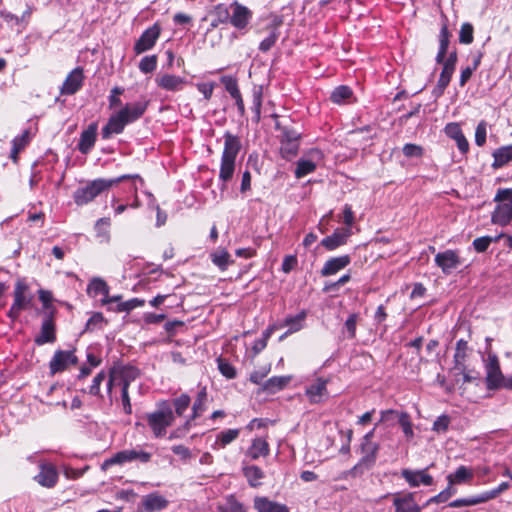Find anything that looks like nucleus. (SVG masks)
Masks as SVG:
<instances>
[{
  "label": "nucleus",
  "instance_id": "51",
  "mask_svg": "<svg viewBox=\"0 0 512 512\" xmlns=\"http://www.w3.org/2000/svg\"><path fill=\"white\" fill-rule=\"evenodd\" d=\"M191 402L190 396L188 394H181L179 397L173 400V405L175 408V413L178 416L183 415L186 409L189 407Z\"/></svg>",
  "mask_w": 512,
  "mask_h": 512
},
{
  "label": "nucleus",
  "instance_id": "20",
  "mask_svg": "<svg viewBox=\"0 0 512 512\" xmlns=\"http://www.w3.org/2000/svg\"><path fill=\"white\" fill-rule=\"evenodd\" d=\"M155 82L159 88L171 92L181 91L187 83L185 78L173 74L157 76Z\"/></svg>",
  "mask_w": 512,
  "mask_h": 512
},
{
  "label": "nucleus",
  "instance_id": "2",
  "mask_svg": "<svg viewBox=\"0 0 512 512\" xmlns=\"http://www.w3.org/2000/svg\"><path fill=\"white\" fill-rule=\"evenodd\" d=\"M174 419V413L167 401L160 402L156 411L146 414L147 424L156 438L166 434L167 427L173 424Z\"/></svg>",
  "mask_w": 512,
  "mask_h": 512
},
{
  "label": "nucleus",
  "instance_id": "63",
  "mask_svg": "<svg viewBox=\"0 0 512 512\" xmlns=\"http://www.w3.org/2000/svg\"><path fill=\"white\" fill-rule=\"evenodd\" d=\"M278 36V32L274 29L265 39L260 42L259 50L262 52H268L275 45Z\"/></svg>",
  "mask_w": 512,
  "mask_h": 512
},
{
  "label": "nucleus",
  "instance_id": "6",
  "mask_svg": "<svg viewBox=\"0 0 512 512\" xmlns=\"http://www.w3.org/2000/svg\"><path fill=\"white\" fill-rule=\"evenodd\" d=\"M486 370V386L488 389H499L502 386L504 376L500 369L498 356L494 353H489L485 363Z\"/></svg>",
  "mask_w": 512,
  "mask_h": 512
},
{
  "label": "nucleus",
  "instance_id": "54",
  "mask_svg": "<svg viewBox=\"0 0 512 512\" xmlns=\"http://www.w3.org/2000/svg\"><path fill=\"white\" fill-rule=\"evenodd\" d=\"M306 318V312L301 311L296 316H289L285 319V324L290 326L289 333L296 332L301 329V322Z\"/></svg>",
  "mask_w": 512,
  "mask_h": 512
},
{
  "label": "nucleus",
  "instance_id": "21",
  "mask_svg": "<svg viewBox=\"0 0 512 512\" xmlns=\"http://www.w3.org/2000/svg\"><path fill=\"white\" fill-rule=\"evenodd\" d=\"M148 103V101H139L132 104H126L118 111V113L123 115L127 124H130L137 121L144 115L147 110Z\"/></svg>",
  "mask_w": 512,
  "mask_h": 512
},
{
  "label": "nucleus",
  "instance_id": "32",
  "mask_svg": "<svg viewBox=\"0 0 512 512\" xmlns=\"http://www.w3.org/2000/svg\"><path fill=\"white\" fill-rule=\"evenodd\" d=\"M348 233L336 230L332 235L325 237L321 241V245L329 250H335L336 248L344 245L347 241Z\"/></svg>",
  "mask_w": 512,
  "mask_h": 512
},
{
  "label": "nucleus",
  "instance_id": "44",
  "mask_svg": "<svg viewBox=\"0 0 512 512\" xmlns=\"http://www.w3.org/2000/svg\"><path fill=\"white\" fill-rule=\"evenodd\" d=\"M503 236H504V234L501 233L496 237L483 236V237L476 238V239H474V241L472 243L473 248L475 249L476 252L483 253V252L487 251V249L489 248V246L492 242H497Z\"/></svg>",
  "mask_w": 512,
  "mask_h": 512
},
{
  "label": "nucleus",
  "instance_id": "59",
  "mask_svg": "<svg viewBox=\"0 0 512 512\" xmlns=\"http://www.w3.org/2000/svg\"><path fill=\"white\" fill-rule=\"evenodd\" d=\"M450 422V417L442 414L434 421L432 430L437 433H445L449 428Z\"/></svg>",
  "mask_w": 512,
  "mask_h": 512
},
{
  "label": "nucleus",
  "instance_id": "58",
  "mask_svg": "<svg viewBox=\"0 0 512 512\" xmlns=\"http://www.w3.org/2000/svg\"><path fill=\"white\" fill-rule=\"evenodd\" d=\"M215 15L217 16V20L220 23H230L231 19V9L230 6L227 7L225 4H217L214 8Z\"/></svg>",
  "mask_w": 512,
  "mask_h": 512
},
{
  "label": "nucleus",
  "instance_id": "16",
  "mask_svg": "<svg viewBox=\"0 0 512 512\" xmlns=\"http://www.w3.org/2000/svg\"><path fill=\"white\" fill-rule=\"evenodd\" d=\"M401 476L411 487H418L420 484L431 486L434 483V479L431 475L426 473V469L423 470H410L403 469Z\"/></svg>",
  "mask_w": 512,
  "mask_h": 512
},
{
  "label": "nucleus",
  "instance_id": "7",
  "mask_svg": "<svg viewBox=\"0 0 512 512\" xmlns=\"http://www.w3.org/2000/svg\"><path fill=\"white\" fill-rule=\"evenodd\" d=\"M328 382V379L318 377L306 386L305 395L311 404H320L329 398Z\"/></svg>",
  "mask_w": 512,
  "mask_h": 512
},
{
  "label": "nucleus",
  "instance_id": "27",
  "mask_svg": "<svg viewBox=\"0 0 512 512\" xmlns=\"http://www.w3.org/2000/svg\"><path fill=\"white\" fill-rule=\"evenodd\" d=\"M269 452L270 448L268 442L263 438H256L252 441L246 455L250 457L251 460H257L259 457L268 456Z\"/></svg>",
  "mask_w": 512,
  "mask_h": 512
},
{
  "label": "nucleus",
  "instance_id": "40",
  "mask_svg": "<svg viewBox=\"0 0 512 512\" xmlns=\"http://www.w3.org/2000/svg\"><path fill=\"white\" fill-rule=\"evenodd\" d=\"M315 169H316V164L312 160L299 159L297 161L294 174L297 179H300V178H303L306 175L314 172Z\"/></svg>",
  "mask_w": 512,
  "mask_h": 512
},
{
  "label": "nucleus",
  "instance_id": "50",
  "mask_svg": "<svg viewBox=\"0 0 512 512\" xmlns=\"http://www.w3.org/2000/svg\"><path fill=\"white\" fill-rule=\"evenodd\" d=\"M219 512H246V509L242 503L230 496L225 506H219Z\"/></svg>",
  "mask_w": 512,
  "mask_h": 512
},
{
  "label": "nucleus",
  "instance_id": "24",
  "mask_svg": "<svg viewBox=\"0 0 512 512\" xmlns=\"http://www.w3.org/2000/svg\"><path fill=\"white\" fill-rule=\"evenodd\" d=\"M29 287L25 280L19 279L17 280L14 288V301L13 304L15 306L21 308L22 310L27 309L32 301V296H27L26 293L28 292Z\"/></svg>",
  "mask_w": 512,
  "mask_h": 512
},
{
  "label": "nucleus",
  "instance_id": "42",
  "mask_svg": "<svg viewBox=\"0 0 512 512\" xmlns=\"http://www.w3.org/2000/svg\"><path fill=\"white\" fill-rule=\"evenodd\" d=\"M207 400V392L206 388H202L198 394L197 398L192 406V419L198 418L206 409L205 403Z\"/></svg>",
  "mask_w": 512,
  "mask_h": 512
},
{
  "label": "nucleus",
  "instance_id": "26",
  "mask_svg": "<svg viewBox=\"0 0 512 512\" xmlns=\"http://www.w3.org/2000/svg\"><path fill=\"white\" fill-rule=\"evenodd\" d=\"M450 37L451 33L448 30L447 20L445 19L439 33V50L435 58L437 63L444 62L450 43Z\"/></svg>",
  "mask_w": 512,
  "mask_h": 512
},
{
  "label": "nucleus",
  "instance_id": "56",
  "mask_svg": "<svg viewBox=\"0 0 512 512\" xmlns=\"http://www.w3.org/2000/svg\"><path fill=\"white\" fill-rule=\"evenodd\" d=\"M217 362L218 369L223 376L227 379H234L236 377V370L228 361L220 357L217 359Z\"/></svg>",
  "mask_w": 512,
  "mask_h": 512
},
{
  "label": "nucleus",
  "instance_id": "57",
  "mask_svg": "<svg viewBox=\"0 0 512 512\" xmlns=\"http://www.w3.org/2000/svg\"><path fill=\"white\" fill-rule=\"evenodd\" d=\"M402 151L407 158H420L424 154L423 147L413 143L405 144Z\"/></svg>",
  "mask_w": 512,
  "mask_h": 512
},
{
  "label": "nucleus",
  "instance_id": "38",
  "mask_svg": "<svg viewBox=\"0 0 512 512\" xmlns=\"http://www.w3.org/2000/svg\"><path fill=\"white\" fill-rule=\"evenodd\" d=\"M211 259L213 264H215L222 271L226 270L227 267L234 262L231 259L228 251L225 249L217 250L211 254Z\"/></svg>",
  "mask_w": 512,
  "mask_h": 512
},
{
  "label": "nucleus",
  "instance_id": "10",
  "mask_svg": "<svg viewBox=\"0 0 512 512\" xmlns=\"http://www.w3.org/2000/svg\"><path fill=\"white\" fill-rule=\"evenodd\" d=\"M230 9V24L238 30L245 29L253 17V12L238 1H233Z\"/></svg>",
  "mask_w": 512,
  "mask_h": 512
},
{
  "label": "nucleus",
  "instance_id": "4",
  "mask_svg": "<svg viewBox=\"0 0 512 512\" xmlns=\"http://www.w3.org/2000/svg\"><path fill=\"white\" fill-rule=\"evenodd\" d=\"M109 189L106 179L98 178L89 181L85 186L77 188L73 193V199L76 205L83 206L92 202L102 192Z\"/></svg>",
  "mask_w": 512,
  "mask_h": 512
},
{
  "label": "nucleus",
  "instance_id": "29",
  "mask_svg": "<svg viewBox=\"0 0 512 512\" xmlns=\"http://www.w3.org/2000/svg\"><path fill=\"white\" fill-rule=\"evenodd\" d=\"M242 472L247 479L248 484L253 488L259 487L261 485V480L265 476L263 470L256 465H244Z\"/></svg>",
  "mask_w": 512,
  "mask_h": 512
},
{
  "label": "nucleus",
  "instance_id": "43",
  "mask_svg": "<svg viewBox=\"0 0 512 512\" xmlns=\"http://www.w3.org/2000/svg\"><path fill=\"white\" fill-rule=\"evenodd\" d=\"M353 92L349 86L341 85L336 87L330 96L333 103L341 104L352 96Z\"/></svg>",
  "mask_w": 512,
  "mask_h": 512
},
{
  "label": "nucleus",
  "instance_id": "15",
  "mask_svg": "<svg viewBox=\"0 0 512 512\" xmlns=\"http://www.w3.org/2000/svg\"><path fill=\"white\" fill-rule=\"evenodd\" d=\"M221 83L224 85L225 90L235 100L240 116L245 115V105L238 87L237 79L233 76L225 75L221 77Z\"/></svg>",
  "mask_w": 512,
  "mask_h": 512
},
{
  "label": "nucleus",
  "instance_id": "36",
  "mask_svg": "<svg viewBox=\"0 0 512 512\" xmlns=\"http://www.w3.org/2000/svg\"><path fill=\"white\" fill-rule=\"evenodd\" d=\"M108 321L105 319L101 312H94L87 320L84 330L81 334L92 333L97 330H102Z\"/></svg>",
  "mask_w": 512,
  "mask_h": 512
},
{
  "label": "nucleus",
  "instance_id": "53",
  "mask_svg": "<svg viewBox=\"0 0 512 512\" xmlns=\"http://www.w3.org/2000/svg\"><path fill=\"white\" fill-rule=\"evenodd\" d=\"M455 490H453L451 488V485H449L446 489H444L443 491H441L439 494L431 497L430 499H428L425 503H424V507H427L433 503H443V502H446L453 494H454Z\"/></svg>",
  "mask_w": 512,
  "mask_h": 512
},
{
  "label": "nucleus",
  "instance_id": "22",
  "mask_svg": "<svg viewBox=\"0 0 512 512\" xmlns=\"http://www.w3.org/2000/svg\"><path fill=\"white\" fill-rule=\"evenodd\" d=\"M351 263L349 255H342L328 259L322 267L320 274L323 277L331 276L344 269Z\"/></svg>",
  "mask_w": 512,
  "mask_h": 512
},
{
  "label": "nucleus",
  "instance_id": "17",
  "mask_svg": "<svg viewBox=\"0 0 512 512\" xmlns=\"http://www.w3.org/2000/svg\"><path fill=\"white\" fill-rule=\"evenodd\" d=\"M126 125L128 124L123 118V115L116 112L109 117L107 124L102 128L101 137L108 140L114 134H121Z\"/></svg>",
  "mask_w": 512,
  "mask_h": 512
},
{
  "label": "nucleus",
  "instance_id": "19",
  "mask_svg": "<svg viewBox=\"0 0 512 512\" xmlns=\"http://www.w3.org/2000/svg\"><path fill=\"white\" fill-rule=\"evenodd\" d=\"M58 472L51 464H40V471L34 480L41 486L53 488L58 482Z\"/></svg>",
  "mask_w": 512,
  "mask_h": 512
},
{
  "label": "nucleus",
  "instance_id": "31",
  "mask_svg": "<svg viewBox=\"0 0 512 512\" xmlns=\"http://www.w3.org/2000/svg\"><path fill=\"white\" fill-rule=\"evenodd\" d=\"M379 449H380V446L376 442L361 441V443H360V452L362 454L361 459L368 462L369 464L375 465Z\"/></svg>",
  "mask_w": 512,
  "mask_h": 512
},
{
  "label": "nucleus",
  "instance_id": "48",
  "mask_svg": "<svg viewBox=\"0 0 512 512\" xmlns=\"http://www.w3.org/2000/svg\"><path fill=\"white\" fill-rule=\"evenodd\" d=\"M105 371H100L92 381V384L89 387V394L93 396H97L100 399H103V394L101 393L100 386L102 382L106 379Z\"/></svg>",
  "mask_w": 512,
  "mask_h": 512
},
{
  "label": "nucleus",
  "instance_id": "8",
  "mask_svg": "<svg viewBox=\"0 0 512 512\" xmlns=\"http://www.w3.org/2000/svg\"><path fill=\"white\" fill-rule=\"evenodd\" d=\"M416 492H397L393 494L395 512H421L424 504L420 506L415 501Z\"/></svg>",
  "mask_w": 512,
  "mask_h": 512
},
{
  "label": "nucleus",
  "instance_id": "11",
  "mask_svg": "<svg viewBox=\"0 0 512 512\" xmlns=\"http://www.w3.org/2000/svg\"><path fill=\"white\" fill-rule=\"evenodd\" d=\"M434 261L446 275L451 274L452 271L457 269L462 263L458 252L451 249L437 253Z\"/></svg>",
  "mask_w": 512,
  "mask_h": 512
},
{
  "label": "nucleus",
  "instance_id": "62",
  "mask_svg": "<svg viewBox=\"0 0 512 512\" xmlns=\"http://www.w3.org/2000/svg\"><path fill=\"white\" fill-rule=\"evenodd\" d=\"M358 314L352 313L349 315L344 324V329L348 333V338L353 339L356 335V326L358 321Z\"/></svg>",
  "mask_w": 512,
  "mask_h": 512
},
{
  "label": "nucleus",
  "instance_id": "25",
  "mask_svg": "<svg viewBox=\"0 0 512 512\" xmlns=\"http://www.w3.org/2000/svg\"><path fill=\"white\" fill-rule=\"evenodd\" d=\"M254 509L257 512H290L285 504L269 500L267 497L254 498Z\"/></svg>",
  "mask_w": 512,
  "mask_h": 512
},
{
  "label": "nucleus",
  "instance_id": "28",
  "mask_svg": "<svg viewBox=\"0 0 512 512\" xmlns=\"http://www.w3.org/2000/svg\"><path fill=\"white\" fill-rule=\"evenodd\" d=\"M454 71L455 69H453L452 67H448L447 65L443 64V68L440 73L437 85L432 90V94L435 98H439L444 94L445 89L447 88L451 81Z\"/></svg>",
  "mask_w": 512,
  "mask_h": 512
},
{
  "label": "nucleus",
  "instance_id": "12",
  "mask_svg": "<svg viewBox=\"0 0 512 512\" xmlns=\"http://www.w3.org/2000/svg\"><path fill=\"white\" fill-rule=\"evenodd\" d=\"M84 71L82 67L74 68L65 78L60 87L61 95H74L84 84Z\"/></svg>",
  "mask_w": 512,
  "mask_h": 512
},
{
  "label": "nucleus",
  "instance_id": "49",
  "mask_svg": "<svg viewBox=\"0 0 512 512\" xmlns=\"http://www.w3.org/2000/svg\"><path fill=\"white\" fill-rule=\"evenodd\" d=\"M261 107H262V91L261 90L254 91L251 109L254 113L252 120L255 123H259L261 120Z\"/></svg>",
  "mask_w": 512,
  "mask_h": 512
},
{
  "label": "nucleus",
  "instance_id": "60",
  "mask_svg": "<svg viewBox=\"0 0 512 512\" xmlns=\"http://www.w3.org/2000/svg\"><path fill=\"white\" fill-rule=\"evenodd\" d=\"M398 423L402 427L403 433L411 438L413 437V429H412V423L410 421V416L406 412H400Z\"/></svg>",
  "mask_w": 512,
  "mask_h": 512
},
{
  "label": "nucleus",
  "instance_id": "18",
  "mask_svg": "<svg viewBox=\"0 0 512 512\" xmlns=\"http://www.w3.org/2000/svg\"><path fill=\"white\" fill-rule=\"evenodd\" d=\"M98 125L96 122L89 124L87 129L83 130L80 134V139L77 144V149L82 154H88L95 145L97 139Z\"/></svg>",
  "mask_w": 512,
  "mask_h": 512
},
{
  "label": "nucleus",
  "instance_id": "41",
  "mask_svg": "<svg viewBox=\"0 0 512 512\" xmlns=\"http://www.w3.org/2000/svg\"><path fill=\"white\" fill-rule=\"evenodd\" d=\"M29 131L25 130L20 136H17L13 139L12 150H11V158L16 161L18 153L25 148V146L29 143Z\"/></svg>",
  "mask_w": 512,
  "mask_h": 512
},
{
  "label": "nucleus",
  "instance_id": "23",
  "mask_svg": "<svg viewBox=\"0 0 512 512\" xmlns=\"http://www.w3.org/2000/svg\"><path fill=\"white\" fill-rule=\"evenodd\" d=\"M291 381V376H273L264 381L258 390V394L263 392L266 394H275L283 390Z\"/></svg>",
  "mask_w": 512,
  "mask_h": 512
},
{
  "label": "nucleus",
  "instance_id": "34",
  "mask_svg": "<svg viewBox=\"0 0 512 512\" xmlns=\"http://www.w3.org/2000/svg\"><path fill=\"white\" fill-rule=\"evenodd\" d=\"M473 478V471L466 466H459L453 474L447 476L449 485L462 484Z\"/></svg>",
  "mask_w": 512,
  "mask_h": 512
},
{
  "label": "nucleus",
  "instance_id": "45",
  "mask_svg": "<svg viewBox=\"0 0 512 512\" xmlns=\"http://www.w3.org/2000/svg\"><path fill=\"white\" fill-rule=\"evenodd\" d=\"M300 142H280L281 156L286 160H291L298 153Z\"/></svg>",
  "mask_w": 512,
  "mask_h": 512
},
{
  "label": "nucleus",
  "instance_id": "64",
  "mask_svg": "<svg viewBox=\"0 0 512 512\" xmlns=\"http://www.w3.org/2000/svg\"><path fill=\"white\" fill-rule=\"evenodd\" d=\"M444 132L449 138L453 140L460 138L462 135H464L460 127V124L457 122H450L446 124V126L444 127Z\"/></svg>",
  "mask_w": 512,
  "mask_h": 512
},
{
  "label": "nucleus",
  "instance_id": "37",
  "mask_svg": "<svg viewBox=\"0 0 512 512\" xmlns=\"http://www.w3.org/2000/svg\"><path fill=\"white\" fill-rule=\"evenodd\" d=\"M275 129L280 131V142H299L301 134L295 129L282 125L281 122L276 121Z\"/></svg>",
  "mask_w": 512,
  "mask_h": 512
},
{
  "label": "nucleus",
  "instance_id": "52",
  "mask_svg": "<svg viewBox=\"0 0 512 512\" xmlns=\"http://www.w3.org/2000/svg\"><path fill=\"white\" fill-rule=\"evenodd\" d=\"M239 433H240L239 429H227V430L221 431L218 434L217 440L220 441V444L222 447H225L226 445L233 442L239 436Z\"/></svg>",
  "mask_w": 512,
  "mask_h": 512
},
{
  "label": "nucleus",
  "instance_id": "39",
  "mask_svg": "<svg viewBox=\"0 0 512 512\" xmlns=\"http://www.w3.org/2000/svg\"><path fill=\"white\" fill-rule=\"evenodd\" d=\"M374 465L369 464L368 462L364 461L360 458L357 464H355L351 469L345 471L343 473V477L345 479L347 478H358L362 476L366 471L372 469Z\"/></svg>",
  "mask_w": 512,
  "mask_h": 512
},
{
  "label": "nucleus",
  "instance_id": "55",
  "mask_svg": "<svg viewBox=\"0 0 512 512\" xmlns=\"http://www.w3.org/2000/svg\"><path fill=\"white\" fill-rule=\"evenodd\" d=\"M157 67V56L156 55H150L145 56L141 59L139 63V69L143 73H151L153 72Z\"/></svg>",
  "mask_w": 512,
  "mask_h": 512
},
{
  "label": "nucleus",
  "instance_id": "1",
  "mask_svg": "<svg viewBox=\"0 0 512 512\" xmlns=\"http://www.w3.org/2000/svg\"><path fill=\"white\" fill-rule=\"evenodd\" d=\"M224 149L221 156L219 180L224 184L231 181L235 172V162L241 150V140L229 131L224 133Z\"/></svg>",
  "mask_w": 512,
  "mask_h": 512
},
{
  "label": "nucleus",
  "instance_id": "9",
  "mask_svg": "<svg viewBox=\"0 0 512 512\" xmlns=\"http://www.w3.org/2000/svg\"><path fill=\"white\" fill-rule=\"evenodd\" d=\"M78 358L74 351L57 350L49 362V369L52 375L63 372L70 365H76Z\"/></svg>",
  "mask_w": 512,
  "mask_h": 512
},
{
  "label": "nucleus",
  "instance_id": "35",
  "mask_svg": "<svg viewBox=\"0 0 512 512\" xmlns=\"http://www.w3.org/2000/svg\"><path fill=\"white\" fill-rule=\"evenodd\" d=\"M109 293V286L107 283L99 278H93L87 286V294L91 297H97L98 295H103V298L107 297Z\"/></svg>",
  "mask_w": 512,
  "mask_h": 512
},
{
  "label": "nucleus",
  "instance_id": "3",
  "mask_svg": "<svg viewBox=\"0 0 512 512\" xmlns=\"http://www.w3.org/2000/svg\"><path fill=\"white\" fill-rule=\"evenodd\" d=\"M498 202L491 215V222L506 226L512 221V188H500L494 197Z\"/></svg>",
  "mask_w": 512,
  "mask_h": 512
},
{
  "label": "nucleus",
  "instance_id": "13",
  "mask_svg": "<svg viewBox=\"0 0 512 512\" xmlns=\"http://www.w3.org/2000/svg\"><path fill=\"white\" fill-rule=\"evenodd\" d=\"M161 33V28L158 24H154L146 29L134 45V51L136 54H141L145 51L150 50L158 40Z\"/></svg>",
  "mask_w": 512,
  "mask_h": 512
},
{
  "label": "nucleus",
  "instance_id": "47",
  "mask_svg": "<svg viewBox=\"0 0 512 512\" xmlns=\"http://www.w3.org/2000/svg\"><path fill=\"white\" fill-rule=\"evenodd\" d=\"M144 304L145 300L139 298H132L125 302H119L114 310L116 312H130L137 307L143 306Z\"/></svg>",
  "mask_w": 512,
  "mask_h": 512
},
{
  "label": "nucleus",
  "instance_id": "46",
  "mask_svg": "<svg viewBox=\"0 0 512 512\" xmlns=\"http://www.w3.org/2000/svg\"><path fill=\"white\" fill-rule=\"evenodd\" d=\"M474 28L471 23L465 22L461 25L460 31H459V42L461 44H471L474 40Z\"/></svg>",
  "mask_w": 512,
  "mask_h": 512
},
{
  "label": "nucleus",
  "instance_id": "30",
  "mask_svg": "<svg viewBox=\"0 0 512 512\" xmlns=\"http://www.w3.org/2000/svg\"><path fill=\"white\" fill-rule=\"evenodd\" d=\"M168 505V500L157 493L148 494L143 500L147 512L161 511Z\"/></svg>",
  "mask_w": 512,
  "mask_h": 512
},
{
  "label": "nucleus",
  "instance_id": "33",
  "mask_svg": "<svg viewBox=\"0 0 512 512\" xmlns=\"http://www.w3.org/2000/svg\"><path fill=\"white\" fill-rule=\"evenodd\" d=\"M494 161L492 167L497 169L505 166L512 160V145L502 146L496 149L492 154Z\"/></svg>",
  "mask_w": 512,
  "mask_h": 512
},
{
  "label": "nucleus",
  "instance_id": "61",
  "mask_svg": "<svg viewBox=\"0 0 512 512\" xmlns=\"http://www.w3.org/2000/svg\"><path fill=\"white\" fill-rule=\"evenodd\" d=\"M487 124L484 120L480 121L475 130V143L481 147L486 143Z\"/></svg>",
  "mask_w": 512,
  "mask_h": 512
},
{
  "label": "nucleus",
  "instance_id": "14",
  "mask_svg": "<svg viewBox=\"0 0 512 512\" xmlns=\"http://www.w3.org/2000/svg\"><path fill=\"white\" fill-rule=\"evenodd\" d=\"M53 314L54 311L50 312L42 321L40 333L34 339L35 344L38 346L56 341V327Z\"/></svg>",
  "mask_w": 512,
  "mask_h": 512
},
{
  "label": "nucleus",
  "instance_id": "5",
  "mask_svg": "<svg viewBox=\"0 0 512 512\" xmlns=\"http://www.w3.org/2000/svg\"><path fill=\"white\" fill-rule=\"evenodd\" d=\"M152 457V454L143 450H137V449H127L122 450L117 453H115L112 457L109 459H106L102 463V470H107L109 467L113 465H122L126 462H133V461H139L141 463H148L150 462Z\"/></svg>",
  "mask_w": 512,
  "mask_h": 512
}]
</instances>
